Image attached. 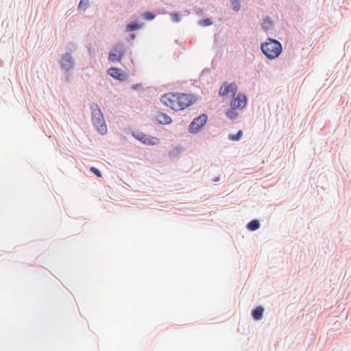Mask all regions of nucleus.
<instances>
[{
	"mask_svg": "<svg viewBox=\"0 0 351 351\" xmlns=\"http://www.w3.org/2000/svg\"><path fill=\"white\" fill-rule=\"evenodd\" d=\"M260 49L265 56L270 60L278 58L282 52L281 43L270 37L267 38L265 42L261 44Z\"/></svg>",
	"mask_w": 351,
	"mask_h": 351,
	"instance_id": "1",
	"label": "nucleus"
},
{
	"mask_svg": "<svg viewBox=\"0 0 351 351\" xmlns=\"http://www.w3.org/2000/svg\"><path fill=\"white\" fill-rule=\"evenodd\" d=\"M89 107L91 110V118L93 125L100 134H106L107 133V125L99 106L97 104L91 102L89 104Z\"/></svg>",
	"mask_w": 351,
	"mask_h": 351,
	"instance_id": "2",
	"label": "nucleus"
},
{
	"mask_svg": "<svg viewBox=\"0 0 351 351\" xmlns=\"http://www.w3.org/2000/svg\"><path fill=\"white\" fill-rule=\"evenodd\" d=\"M59 64L60 69L65 73L72 71L76 66L75 60L71 52H66L60 57Z\"/></svg>",
	"mask_w": 351,
	"mask_h": 351,
	"instance_id": "3",
	"label": "nucleus"
},
{
	"mask_svg": "<svg viewBox=\"0 0 351 351\" xmlns=\"http://www.w3.org/2000/svg\"><path fill=\"white\" fill-rule=\"evenodd\" d=\"M208 120V116L205 113L196 117L193 119L189 126V132L191 134L198 133L206 125Z\"/></svg>",
	"mask_w": 351,
	"mask_h": 351,
	"instance_id": "4",
	"label": "nucleus"
},
{
	"mask_svg": "<svg viewBox=\"0 0 351 351\" xmlns=\"http://www.w3.org/2000/svg\"><path fill=\"white\" fill-rule=\"evenodd\" d=\"M125 53V46L122 43H116L112 48L108 55V60L110 62H120Z\"/></svg>",
	"mask_w": 351,
	"mask_h": 351,
	"instance_id": "5",
	"label": "nucleus"
},
{
	"mask_svg": "<svg viewBox=\"0 0 351 351\" xmlns=\"http://www.w3.org/2000/svg\"><path fill=\"white\" fill-rule=\"evenodd\" d=\"M196 101L195 95L186 93H177L176 101L180 110H184L193 105Z\"/></svg>",
	"mask_w": 351,
	"mask_h": 351,
	"instance_id": "6",
	"label": "nucleus"
},
{
	"mask_svg": "<svg viewBox=\"0 0 351 351\" xmlns=\"http://www.w3.org/2000/svg\"><path fill=\"white\" fill-rule=\"evenodd\" d=\"M132 134L136 140L146 145H156L160 143L158 138L152 137L140 131H134Z\"/></svg>",
	"mask_w": 351,
	"mask_h": 351,
	"instance_id": "7",
	"label": "nucleus"
},
{
	"mask_svg": "<svg viewBox=\"0 0 351 351\" xmlns=\"http://www.w3.org/2000/svg\"><path fill=\"white\" fill-rule=\"evenodd\" d=\"M237 90V86L235 82L228 83L224 82L219 91V95L224 97L226 95H230L234 97L236 95Z\"/></svg>",
	"mask_w": 351,
	"mask_h": 351,
	"instance_id": "8",
	"label": "nucleus"
},
{
	"mask_svg": "<svg viewBox=\"0 0 351 351\" xmlns=\"http://www.w3.org/2000/svg\"><path fill=\"white\" fill-rule=\"evenodd\" d=\"M230 106L236 109H243L247 103V97L245 94L239 93L236 97H232Z\"/></svg>",
	"mask_w": 351,
	"mask_h": 351,
	"instance_id": "9",
	"label": "nucleus"
},
{
	"mask_svg": "<svg viewBox=\"0 0 351 351\" xmlns=\"http://www.w3.org/2000/svg\"><path fill=\"white\" fill-rule=\"evenodd\" d=\"M108 74L116 80L119 82H125L128 75L123 71L121 69L118 67L112 66L108 70Z\"/></svg>",
	"mask_w": 351,
	"mask_h": 351,
	"instance_id": "10",
	"label": "nucleus"
},
{
	"mask_svg": "<svg viewBox=\"0 0 351 351\" xmlns=\"http://www.w3.org/2000/svg\"><path fill=\"white\" fill-rule=\"evenodd\" d=\"M156 120L160 125H169L172 123V119L163 112H158L156 116Z\"/></svg>",
	"mask_w": 351,
	"mask_h": 351,
	"instance_id": "11",
	"label": "nucleus"
},
{
	"mask_svg": "<svg viewBox=\"0 0 351 351\" xmlns=\"http://www.w3.org/2000/svg\"><path fill=\"white\" fill-rule=\"evenodd\" d=\"M145 24L143 22L138 21H132L125 25V31L128 32H132L141 29Z\"/></svg>",
	"mask_w": 351,
	"mask_h": 351,
	"instance_id": "12",
	"label": "nucleus"
},
{
	"mask_svg": "<svg viewBox=\"0 0 351 351\" xmlns=\"http://www.w3.org/2000/svg\"><path fill=\"white\" fill-rule=\"evenodd\" d=\"M261 226L260 221L257 219H254L248 222L246 225V228L251 232L257 230Z\"/></svg>",
	"mask_w": 351,
	"mask_h": 351,
	"instance_id": "13",
	"label": "nucleus"
},
{
	"mask_svg": "<svg viewBox=\"0 0 351 351\" xmlns=\"http://www.w3.org/2000/svg\"><path fill=\"white\" fill-rule=\"evenodd\" d=\"M237 109L230 106L226 110V116L230 120H234L238 117V112L236 111Z\"/></svg>",
	"mask_w": 351,
	"mask_h": 351,
	"instance_id": "14",
	"label": "nucleus"
},
{
	"mask_svg": "<svg viewBox=\"0 0 351 351\" xmlns=\"http://www.w3.org/2000/svg\"><path fill=\"white\" fill-rule=\"evenodd\" d=\"M264 308L262 306H257L252 311V315L255 320H259L262 318Z\"/></svg>",
	"mask_w": 351,
	"mask_h": 351,
	"instance_id": "15",
	"label": "nucleus"
},
{
	"mask_svg": "<svg viewBox=\"0 0 351 351\" xmlns=\"http://www.w3.org/2000/svg\"><path fill=\"white\" fill-rule=\"evenodd\" d=\"M176 96H177V93H169L165 94L162 97V99H163L165 104H166L167 105V104L166 103V101H169L172 104L173 103L176 101Z\"/></svg>",
	"mask_w": 351,
	"mask_h": 351,
	"instance_id": "16",
	"label": "nucleus"
},
{
	"mask_svg": "<svg viewBox=\"0 0 351 351\" xmlns=\"http://www.w3.org/2000/svg\"><path fill=\"white\" fill-rule=\"evenodd\" d=\"M272 25H273V22L269 17H267V18L264 19L261 23V27L265 32L270 29L271 27H272Z\"/></svg>",
	"mask_w": 351,
	"mask_h": 351,
	"instance_id": "17",
	"label": "nucleus"
},
{
	"mask_svg": "<svg viewBox=\"0 0 351 351\" xmlns=\"http://www.w3.org/2000/svg\"><path fill=\"white\" fill-rule=\"evenodd\" d=\"M243 134V131L239 130L236 134H228V138L232 141H239L241 139Z\"/></svg>",
	"mask_w": 351,
	"mask_h": 351,
	"instance_id": "18",
	"label": "nucleus"
},
{
	"mask_svg": "<svg viewBox=\"0 0 351 351\" xmlns=\"http://www.w3.org/2000/svg\"><path fill=\"white\" fill-rule=\"evenodd\" d=\"M141 16L144 20L151 21L156 18V15L153 12L146 11L141 14Z\"/></svg>",
	"mask_w": 351,
	"mask_h": 351,
	"instance_id": "19",
	"label": "nucleus"
},
{
	"mask_svg": "<svg viewBox=\"0 0 351 351\" xmlns=\"http://www.w3.org/2000/svg\"><path fill=\"white\" fill-rule=\"evenodd\" d=\"M213 22L210 18H204L198 21V24L202 27H208L213 25Z\"/></svg>",
	"mask_w": 351,
	"mask_h": 351,
	"instance_id": "20",
	"label": "nucleus"
},
{
	"mask_svg": "<svg viewBox=\"0 0 351 351\" xmlns=\"http://www.w3.org/2000/svg\"><path fill=\"white\" fill-rule=\"evenodd\" d=\"M90 5L89 0H80L78 5H77V10H86Z\"/></svg>",
	"mask_w": 351,
	"mask_h": 351,
	"instance_id": "21",
	"label": "nucleus"
},
{
	"mask_svg": "<svg viewBox=\"0 0 351 351\" xmlns=\"http://www.w3.org/2000/svg\"><path fill=\"white\" fill-rule=\"evenodd\" d=\"M171 19L174 23H179L181 21V14L179 12L170 13Z\"/></svg>",
	"mask_w": 351,
	"mask_h": 351,
	"instance_id": "22",
	"label": "nucleus"
},
{
	"mask_svg": "<svg viewBox=\"0 0 351 351\" xmlns=\"http://www.w3.org/2000/svg\"><path fill=\"white\" fill-rule=\"evenodd\" d=\"M231 4L234 11L238 12L240 10L241 5L239 0H231Z\"/></svg>",
	"mask_w": 351,
	"mask_h": 351,
	"instance_id": "23",
	"label": "nucleus"
},
{
	"mask_svg": "<svg viewBox=\"0 0 351 351\" xmlns=\"http://www.w3.org/2000/svg\"><path fill=\"white\" fill-rule=\"evenodd\" d=\"M90 171L94 173L97 178H101L102 174L100 170L95 167L90 168Z\"/></svg>",
	"mask_w": 351,
	"mask_h": 351,
	"instance_id": "24",
	"label": "nucleus"
},
{
	"mask_svg": "<svg viewBox=\"0 0 351 351\" xmlns=\"http://www.w3.org/2000/svg\"><path fill=\"white\" fill-rule=\"evenodd\" d=\"M142 87V84L141 83H137V84H134L132 86L131 88L134 90H137L138 89H139L140 88Z\"/></svg>",
	"mask_w": 351,
	"mask_h": 351,
	"instance_id": "25",
	"label": "nucleus"
},
{
	"mask_svg": "<svg viewBox=\"0 0 351 351\" xmlns=\"http://www.w3.org/2000/svg\"><path fill=\"white\" fill-rule=\"evenodd\" d=\"M135 37H136V35L134 33H132L129 35L130 40H134L135 38Z\"/></svg>",
	"mask_w": 351,
	"mask_h": 351,
	"instance_id": "26",
	"label": "nucleus"
},
{
	"mask_svg": "<svg viewBox=\"0 0 351 351\" xmlns=\"http://www.w3.org/2000/svg\"><path fill=\"white\" fill-rule=\"evenodd\" d=\"M219 180H220V177H219V176H217V177H215V178L213 180V182H219Z\"/></svg>",
	"mask_w": 351,
	"mask_h": 351,
	"instance_id": "27",
	"label": "nucleus"
},
{
	"mask_svg": "<svg viewBox=\"0 0 351 351\" xmlns=\"http://www.w3.org/2000/svg\"><path fill=\"white\" fill-rule=\"evenodd\" d=\"M66 81L69 82L70 80V75L69 73H66Z\"/></svg>",
	"mask_w": 351,
	"mask_h": 351,
	"instance_id": "28",
	"label": "nucleus"
},
{
	"mask_svg": "<svg viewBox=\"0 0 351 351\" xmlns=\"http://www.w3.org/2000/svg\"><path fill=\"white\" fill-rule=\"evenodd\" d=\"M208 70L207 69H204L202 70V73L204 74V73H208Z\"/></svg>",
	"mask_w": 351,
	"mask_h": 351,
	"instance_id": "29",
	"label": "nucleus"
}]
</instances>
